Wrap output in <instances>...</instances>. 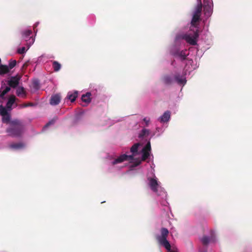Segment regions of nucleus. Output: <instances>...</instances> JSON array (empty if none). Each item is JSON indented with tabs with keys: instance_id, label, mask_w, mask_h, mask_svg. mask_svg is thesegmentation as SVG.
I'll use <instances>...</instances> for the list:
<instances>
[{
	"instance_id": "1",
	"label": "nucleus",
	"mask_w": 252,
	"mask_h": 252,
	"mask_svg": "<svg viewBox=\"0 0 252 252\" xmlns=\"http://www.w3.org/2000/svg\"><path fill=\"white\" fill-rule=\"evenodd\" d=\"M25 131V125L20 120L15 119L10 122L6 132L8 135L12 137H21Z\"/></svg>"
},
{
	"instance_id": "2",
	"label": "nucleus",
	"mask_w": 252,
	"mask_h": 252,
	"mask_svg": "<svg viewBox=\"0 0 252 252\" xmlns=\"http://www.w3.org/2000/svg\"><path fill=\"white\" fill-rule=\"evenodd\" d=\"M169 233V231L166 228L162 227L160 230V234L157 235L156 239L158 244L163 246L168 251V252H177L171 249L170 244L167 240Z\"/></svg>"
},
{
	"instance_id": "3",
	"label": "nucleus",
	"mask_w": 252,
	"mask_h": 252,
	"mask_svg": "<svg viewBox=\"0 0 252 252\" xmlns=\"http://www.w3.org/2000/svg\"><path fill=\"white\" fill-rule=\"evenodd\" d=\"M139 146L140 144L139 143L134 144L130 148V152L132 154L131 155L128 156L126 154L122 155L112 161V164L115 165L126 160L130 161L134 160V157L139 155V153L138 152V149Z\"/></svg>"
},
{
	"instance_id": "4",
	"label": "nucleus",
	"mask_w": 252,
	"mask_h": 252,
	"mask_svg": "<svg viewBox=\"0 0 252 252\" xmlns=\"http://www.w3.org/2000/svg\"><path fill=\"white\" fill-rule=\"evenodd\" d=\"M199 36L198 30H196L193 32L192 35L190 34H186L183 36V39H185L188 43L191 45H196L197 44V39Z\"/></svg>"
},
{
	"instance_id": "5",
	"label": "nucleus",
	"mask_w": 252,
	"mask_h": 252,
	"mask_svg": "<svg viewBox=\"0 0 252 252\" xmlns=\"http://www.w3.org/2000/svg\"><path fill=\"white\" fill-rule=\"evenodd\" d=\"M32 34L31 30H26L22 32V37L27 42L28 48L34 41V39L31 36Z\"/></svg>"
},
{
	"instance_id": "6",
	"label": "nucleus",
	"mask_w": 252,
	"mask_h": 252,
	"mask_svg": "<svg viewBox=\"0 0 252 252\" xmlns=\"http://www.w3.org/2000/svg\"><path fill=\"white\" fill-rule=\"evenodd\" d=\"M21 78V76L19 75H16L15 76H12L10 78V80L8 81V84L12 88H16L19 84V81Z\"/></svg>"
},
{
	"instance_id": "7",
	"label": "nucleus",
	"mask_w": 252,
	"mask_h": 252,
	"mask_svg": "<svg viewBox=\"0 0 252 252\" xmlns=\"http://www.w3.org/2000/svg\"><path fill=\"white\" fill-rule=\"evenodd\" d=\"M150 156L149 152L142 150V156L141 159L140 158H136L134 162L133 167H136L141 164L142 161L146 160Z\"/></svg>"
},
{
	"instance_id": "8",
	"label": "nucleus",
	"mask_w": 252,
	"mask_h": 252,
	"mask_svg": "<svg viewBox=\"0 0 252 252\" xmlns=\"http://www.w3.org/2000/svg\"><path fill=\"white\" fill-rule=\"evenodd\" d=\"M148 184L150 189L153 192L157 193L158 192V181L156 179L152 178L148 179Z\"/></svg>"
},
{
	"instance_id": "9",
	"label": "nucleus",
	"mask_w": 252,
	"mask_h": 252,
	"mask_svg": "<svg viewBox=\"0 0 252 252\" xmlns=\"http://www.w3.org/2000/svg\"><path fill=\"white\" fill-rule=\"evenodd\" d=\"M61 100V95L58 94H56L51 96L50 100V103L52 105H56L58 104Z\"/></svg>"
},
{
	"instance_id": "10",
	"label": "nucleus",
	"mask_w": 252,
	"mask_h": 252,
	"mask_svg": "<svg viewBox=\"0 0 252 252\" xmlns=\"http://www.w3.org/2000/svg\"><path fill=\"white\" fill-rule=\"evenodd\" d=\"M162 80L163 83L166 85H171L174 82V78L168 75H164L163 77Z\"/></svg>"
},
{
	"instance_id": "11",
	"label": "nucleus",
	"mask_w": 252,
	"mask_h": 252,
	"mask_svg": "<svg viewBox=\"0 0 252 252\" xmlns=\"http://www.w3.org/2000/svg\"><path fill=\"white\" fill-rule=\"evenodd\" d=\"M78 92L75 91L73 92H70L67 94L66 98L70 100L71 102H74L78 96Z\"/></svg>"
},
{
	"instance_id": "12",
	"label": "nucleus",
	"mask_w": 252,
	"mask_h": 252,
	"mask_svg": "<svg viewBox=\"0 0 252 252\" xmlns=\"http://www.w3.org/2000/svg\"><path fill=\"white\" fill-rule=\"evenodd\" d=\"M91 96L92 94L90 92H87L82 95L81 100L87 104H89L92 100Z\"/></svg>"
},
{
	"instance_id": "13",
	"label": "nucleus",
	"mask_w": 252,
	"mask_h": 252,
	"mask_svg": "<svg viewBox=\"0 0 252 252\" xmlns=\"http://www.w3.org/2000/svg\"><path fill=\"white\" fill-rule=\"evenodd\" d=\"M25 144L23 142L14 143L9 145V147L14 150H19L24 148Z\"/></svg>"
},
{
	"instance_id": "14",
	"label": "nucleus",
	"mask_w": 252,
	"mask_h": 252,
	"mask_svg": "<svg viewBox=\"0 0 252 252\" xmlns=\"http://www.w3.org/2000/svg\"><path fill=\"white\" fill-rule=\"evenodd\" d=\"M170 118V112L168 111L165 112L159 118V120L161 123L167 122Z\"/></svg>"
},
{
	"instance_id": "15",
	"label": "nucleus",
	"mask_w": 252,
	"mask_h": 252,
	"mask_svg": "<svg viewBox=\"0 0 252 252\" xmlns=\"http://www.w3.org/2000/svg\"><path fill=\"white\" fill-rule=\"evenodd\" d=\"M16 94L18 96L25 98L26 96V92L23 87H19L16 90Z\"/></svg>"
},
{
	"instance_id": "16",
	"label": "nucleus",
	"mask_w": 252,
	"mask_h": 252,
	"mask_svg": "<svg viewBox=\"0 0 252 252\" xmlns=\"http://www.w3.org/2000/svg\"><path fill=\"white\" fill-rule=\"evenodd\" d=\"M15 99H16V97L14 95H11L8 100V101L6 103V108L9 110H10L11 109V107L12 106V105L14 104L15 101Z\"/></svg>"
},
{
	"instance_id": "17",
	"label": "nucleus",
	"mask_w": 252,
	"mask_h": 252,
	"mask_svg": "<svg viewBox=\"0 0 252 252\" xmlns=\"http://www.w3.org/2000/svg\"><path fill=\"white\" fill-rule=\"evenodd\" d=\"M200 20V16L194 14L193 15V17L191 21V24L194 27H196L197 26V23Z\"/></svg>"
},
{
	"instance_id": "18",
	"label": "nucleus",
	"mask_w": 252,
	"mask_h": 252,
	"mask_svg": "<svg viewBox=\"0 0 252 252\" xmlns=\"http://www.w3.org/2000/svg\"><path fill=\"white\" fill-rule=\"evenodd\" d=\"M202 9V4L201 2H198V3L196 5L195 7V11L194 12V14L197 15L199 16H201V12Z\"/></svg>"
},
{
	"instance_id": "19",
	"label": "nucleus",
	"mask_w": 252,
	"mask_h": 252,
	"mask_svg": "<svg viewBox=\"0 0 252 252\" xmlns=\"http://www.w3.org/2000/svg\"><path fill=\"white\" fill-rule=\"evenodd\" d=\"M9 72V68L6 65H0V75H4Z\"/></svg>"
},
{
	"instance_id": "20",
	"label": "nucleus",
	"mask_w": 252,
	"mask_h": 252,
	"mask_svg": "<svg viewBox=\"0 0 252 252\" xmlns=\"http://www.w3.org/2000/svg\"><path fill=\"white\" fill-rule=\"evenodd\" d=\"M174 79L176 80V81L178 83L179 85H184L186 82L187 80L185 78H181L180 77L179 75H176L174 77Z\"/></svg>"
},
{
	"instance_id": "21",
	"label": "nucleus",
	"mask_w": 252,
	"mask_h": 252,
	"mask_svg": "<svg viewBox=\"0 0 252 252\" xmlns=\"http://www.w3.org/2000/svg\"><path fill=\"white\" fill-rule=\"evenodd\" d=\"M204 8L205 13H207L208 15H210L212 12V4L204 5Z\"/></svg>"
},
{
	"instance_id": "22",
	"label": "nucleus",
	"mask_w": 252,
	"mask_h": 252,
	"mask_svg": "<svg viewBox=\"0 0 252 252\" xmlns=\"http://www.w3.org/2000/svg\"><path fill=\"white\" fill-rule=\"evenodd\" d=\"M214 241L212 239V240L210 239V238L206 236H204L201 239V241L203 245L206 246L208 244L209 242L210 241Z\"/></svg>"
},
{
	"instance_id": "23",
	"label": "nucleus",
	"mask_w": 252,
	"mask_h": 252,
	"mask_svg": "<svg viewBox=\"0 0 252 252\" xmlns=\"http://www.w3.org/2000/svg\"><path fill=\"white\" fill-rule=\"evenodd\" d=\"M187 51L185 50H182L178 53V55L182 61L185 60L186 59V57L188 55V54H187Z\"/></svg>"
},
{
	"instance_id": "24",
	"label": "nucleus",
	"mask_w": 252,
	"mask_h": 252,
	"mask_svg": "<svg viewBox=\"0 0 252 252\" xmlns=\"http://www.w3.org/2000/svg\"><path fill=\"white\" fill-rule=\"evenodd\" d=\"M53 67L55 71L59 70L61 68V65L57 61H54L53 62Z\"/></svg>"
},
{
	"instance_id": "25",
	"label": "nucleus",
	"mask_w": 252,
	"mask_h": 252,
	"mask_svg": "<svg viewBox=\"0 0 252 252\" xmlns=\"http://www.w3.org/2000/svg\"><path fill=\"white\" fill-rule=\"evenodd\" d=\"M2 121L3 123H9L11 121H10V115L8 113L6 114V115H3L2 116Z\"/></svg>"
},
{
	"instance_id": "26",
	"label": "nucleus",
	"mask_w": 252,
	"mask_h": 252,
	"mask_svg": "<svg viewBox=\"0 0 252 252\" xmlns=\"http://www.w3.org/2000/svg\"><path fill=\"white\" fill-rule=\"evenodd\" d=\"M7 113V109L2 105H0V115L2 116L3 115H6Z\"/></svg>"
},
{
	"instance_id": "27",
	"label": "nucleus",
	"mask_w": 252,
	"mask_h": 252,
	"mask_svg": "<svg viewBox=\"0 0 252 252\" xmlns=\"http://www.w3.org/2000/svg\"><path fill=\"white\" fill-rule=\"evenodd\" d=\"M149 133V131L146 129H143L141 132L139 134V137L141 138L144 137L146 135H148Z\"/></svg>"
},
{
	"instance_id": "28",
	"label": "nucleus",
	"mask_w": 252,
	"mask_h": 252,
	"mask_svg": "<svg viewBox=\"0 0 252 252\" xmlns=\"http://www.w3.org/2000/svg\"><path fill=\"white\" fill-rule=\"evenodd\" d=\"M16 63L17 62L16 60L9 61V63L8 66V68H9V70L12 69L15 66Z\"/></svg>"
},
{
	"instance_id": "29",
	"label": "nucleus",
	"mask_w": 252,
	"mask_h": 252,
	"mask_svg": "<svg viewBox=\"0 0 252 252\" xmlns=\"http://www.w3.org/2000/svg\"><path fill=\"white\" fill-rule=\"evenodd\" d=\"M151 143H150V142L149 141L147 143L146 146L143 148L142 150L150 152L151 151Z\"/></svg>"
},
{
	"instance_id": "30",
	"label": "nucleus",
	"mask_w": 252,
	"mask_h": 252,
	"mask_svg": "<svg viewBox=\"0 0 252 252\" xmlns=\"http://www.w3.org/2000/svg\"><path fill=\"white\" fill-rule=\"evenodd\" d=\"M56 118H54L52 120L50 121L48 123H47L44 126L43 128L44 129L48 127L50 125H53L54 124L55 122L56 121Z\"/></svg>"
},
{
	"instance_id": "31",
	"label": "nucleus",
	"mask_w": 252,
	"mask_h": 252,
	"mask_svg": "<svg viewBox=\"0 0 252 252\" xmlns=\"http://www.w3.org/2000/svg\"><path fill=\"white\" fill-rule=\"evenodd\" d=\"M18 53L20 54H23L26 52V48L25 47H23L21 48H19L17 51Z\"/></svg>"
},
{
	"instance_id": "32",
	"label": "nucleus",
	"mask_w": 252,
	"mask_h": 252,
	"mask_svg": "<svg viewBox=\"0 0 252 252\" xmlns=\"http://www.w3.org/2000/svg\"><path fill=\"white\" fill-rule=\"evenodd\" d=\"M143 120L145 123L146 126H148L150 122V119L148 118H144Z\"/></svg>"
},
{
	"instance_id": "33",
	"label": "nucleus",
	"mask_w": 252,
	"mask_h": 252,
	"mask_svg": "<svg viewBox=\"0 0 252 252\" xmlns=\"http://www.w3.org/2000/svg\"><path fill=\"white\" fill-rule=\"evenodd\" d=\"M33 87L35 89H38V82L37 81H35L33 82Z\"/></svg>"
},
{
	"instance_id": "34",
	"label": "nucleus",
	"mask_w": 252,
	"mask_h": 252,
	"mask_svg": "<svg viewBox=\"0 0 252 252\" xmlns=\"http://www.w3.org/2000/svg\"><path fill=\"white\" fill-rule=\"evenodd\" d=\"M204 5L207 4H212V0H203Z\"/></svg>"
},
{
	"instance_id": "35",
	"label": "nucleus",
	"mask_w": 252,
	"mask_h": 252,
	"mask_svg": "<svg viewBox=\"0 0 252 252\" xmlns=\"http://www.w3.org/2000/svg\"><path fill=\"white\" fill-rule=\"evenodd\" d=\"M10 90V88L9 87H6L5 89L2 91L4 93L6 94Z\"/></svg>"
},
{
	"instance_id": "36",
	"label": "nucleus",
	"mask_w": 252,
	"mask_h": 252,
	"mask_svg": "<svg viewBox=\"0 0 252 252\" xmlns=\"http://www.w3.org/2000/svg\"><path fill=\"white\" fill-rule=\"evenodd\" d=\"M6 94L5 93H4L3 92H2L1 93V94H0V99L1 98V99H3L4 98V95H5Z\"/></svg>"
},
{
	"instance_id": "37",
	"label": "nucleus",
	"mask_w": 252,
	"mask_h": 252,
	"mask_svg": "<svg viewBox=\"0 0 252 252\" xmlns=\"http://www.w3.org/2000/svg\"><path fill=\"white\" fill-rule=\"evenodd\" d=\"M32 103H28V104H24V107H28V106H32Z\"/></svg>"
},
{
	"instance_id": "38",
	"label": "nucleus",
	"mask_w": 252,
	"mask_h": 252,
	"mask_svg": "<svg viewBox=\"0 0 252 252\" xmlns=\"http://www.w3.org/2000/svg\"><path fill=\"white\" fill-rule=\"evenodd\" d=\"M37 25H38V23H35V24H34V27H33V28L34 29V28H35V27L37 26Z\"/></svg>"
},
{
	"instance_id": "39",
	"label": "nucleus",
	"mask_w": 252,
	"mask_h": 252,
	"mask_svg": "<svg viewBox=\"0 0 252 252\" xmlns=\"http://www.w3.org/2000/svg\"><path fill=\"white\" fill-rule=\"evenodd\" d=\"M198 2H201V0H198Z\"/></svg>"
}]
</instances>
